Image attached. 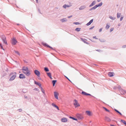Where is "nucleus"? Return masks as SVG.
Returning a JSON list of instances; mask_svg holds the SVG:
<instances>
[{
    "mask_svg": "<svg viewBox=\"0 0 126 126\" xmlns=\"http://www.w3.org/2000/svg\"><path fill=\"white\" fill-rule=\"evenodd\" d=\"M22 70L23 73L26 74L27 76H29L31 75V73L30 71L29 70L27 67H26L23 66L22 68Z\"/></svg>",
    "mask_w": 126,
    "mask_h": 126,
    "instance_id": "nucleus-1",
    "label": "nucleus"
},
{
    "mask_svg": "<svg viewBox=\"0 0 126 126\" xmlns=\"http://www.w3.org/2000/svg\"><path fill=\"white\" fill-rule=\"evenodd\" d=\"M14 74L10 78V79H9V81H13V80L14 79H15V78L16 77V72H14V73H13V72H11L10 74V75H9V76H11L12 75H13V74Z\"/></svg>",
    "mask_w": 126,
    "mask_h": 126,
    "instance_id": "nucleus-2",
    "label": "nucleus"
},
{
    "mask_svg": "<svg viewBox=\"0 0 126 126\" xmlns=\"http://www.w3.org/2000/svg\"><path fill=\"white\" fill-rule=\"evenodd\" d=\"M76 116L79 120H82L84 118L81 114L77 113L76 114Z\"/></svg>",
    "mask_w": 126,
    "mask_h": 126,
    "instance_id": "nucleus-3",
    "label": "nucleus"
},
{
    "mask_svg": "<svg viewBox=\"0 0 126 126\" xmlns=\"http://www.w3.org/2000/svg\"><path fill=\"white\" fill-rule=\"evenodd\" d=\"M17 41L15 38H13L11 41V44L12 45H15L17 43Z\"/></svg>",
    "mask_w": 126,
    "mask_h": 126,
    "instance_id": "nucleus-4",
    "label": "nucleus"
},
{
    "mask_svg": "<svg viewBox=\"0 0 126 126\" xmlns=\"http://www.w3.org/2000/svg\"><path fill=\"white\" fill-rule=\"evenodd\" d=\"M74 101L75 102L74 103V105L75 106V108H76L80 106V105L78 103V101L77 100L75 99H74Z\"/></svg>",
    "mask_w": 126,
    "mask_h": 126,
    "instance_id": "nucleus-5",
    "label": "nucleus"
},
{
    "mask_svg": "<svg viewBox=\"0 0 126 126\" xmlns=\"http://www.w3.org/2000/svg\"><path fill=\"white\" fill-rule=\"evenodd\" d=\"M43 45L45 47H47L48 48H51V49H52V50H53L55 51V49H54L53 48L51 47V46H50L49 45H48L46 43H43Z\"/></svg>",
    "mask_w": 126,
    "mask_h": 126,
    "instance_id": "nucleus-6",
    "label": "nucleus"
},
{
    "mask_svg": "<svg viewBox=\"0 0 126 126\" xmlns=\"http://www.w3.org/2000/svg\"><path fill=\"white\" fill-rule=\"evenodd\" d=\"M34 73L38 77H39L40 73L39 71L37 70H35L34 71Z\"/></svg>",
    "mask_w": 126,
    "mask_h": 126,
    "instance_id": "nucleus-7",
    "label": "nucleus"
},
{
    "mask_svg": "<svg viewBox=\"0 0 126 126\" xmlns=\"http://www.w3.org/2000/svg\"><path fill=\"white\" fill-rule=\"evenodd\" d=\"M19 78L20 79H23L25 78V77L24 75L21 74H19Z\"/></svg>",
    "mask_w": 126,
    "mask_h": 126,
    "instance_id": "nucleus-8",
    "label": "nucleus"
},
{
    "mask_svg": "<svg viewBox=\"0 0 126 126\" xmlns=\"http://www.w3.org/2000/svg\"><path fill=\"white\" fill-rule=\"evenodd\" d=\"M120 92L121 94H126V91L122 89L120 90Z\"/></svg>",
    "mask_w": 126,
    "mask_h": 126,
    "instance_id": "nucleus-9",
    "label": "nucleus"
},
{
    "mask_svg": "<svg viewBox=\"0 0 126 126\" xmlns=\"http://www.w3.org/2000/svg\"><path fill=\"white\" fill-rule=\"evenodd\" d=\"M86 7V6L85 5H82L81 6L79 9L80 10H84Z\"/></svg>",
    "mask_w": 126,
    "mask_h": 126,
    "instance_id": "nucleus-10",
    "label": "nucleus"
},
{
    "mask_svg": "<svg viewBox=\"0 0 126 126\" xmlns=\"http://www.w3.org/2000/svg\"><path fill=\"white\" fill-rule=\"evenodd\" d=\"M61 121L63 122H65L67 121V119L66 118L63 117L61 119Z\"/></svg>",
    "mask_w": 126,
    "mask_h": 126,
    "instance_id": "nucleus-11",
    "label": "nucleus"
},
{
    "mask_svg": "<svg viewBox=\"0 0 126 126\" xmlns=\"http://www.w3.org/2000/svg\"><path fill=\"white\" fill-rule=\"evenodd\" d=\"M114 75V74L113 72H110L108 73L109 76L110 77H113Z\"/></svg>",
    "mask_w": 126,
    "mask_h": 126,
    "instance_id": "nucleus-12",
    "label": "nucleus"
},
{
    "mask_svg": "<svg viewBox=\"0 0 126 126\" xmlns=\"http://www.w3.org/2000/svg\"><path fill=\"white\" fill-rule=\"evenodd\" d=\"M54 96L55 98L56 99H58V94L57 93L55 92H54Z\"/></svg>",
    "mask_w": 126,
    "mask_h": 126,
    "instance_id": "nucleus-13",
    "label": "nucleus"
},
{
    "mask_svg": "<svg viewBox=\"0 0 126 126\" xmlns=\"http://www.w3.org/2000/svg\"><path fill=\"white\" fill-rule=\"evenodd\" d=\"M80 39H81V40L83 42L85 43H86L87 44H89V43L88 42H87L86 41V40H86L85 39H84L83 38H81Z\"/></svg>",
    "mask_w": 126,
    "mask_h": 126,
    "instance_id": "nucleus-14",
    "label": "nucleus"
},
{
    "mask_svg": "<svg viewBox=\"0 0 126 126\" xmlns=\"http://www.w3.org/2000/svg\"><path fill=\"white\" fill-rule=\"evenodd\" d=\"M86 114L89 116H91V112L89 111H86L85 112Z\"/></svg>",
    "mask_w": 126,
    "mask_h": 126,
    "instance_id": "nucleus-15",
    "label": "nucleus"
},
{
    "mask_svg": "<svg viewBox=\"0 0 126 126\" xmlns=\"http://www.w3.org/2000/svg\"><path fill=\"white\" fill-rule=\"evenodd\" d=\"M60 21L62 22H65L67 21V19L66 18H63L60 20Z\"/></svg>",
    "mask_w": 126,
    "mask_h": 126,
    "instance_id": "nucleus-16",
    "label": "nucleus"
},
{
    "mask_svg": "<svg viewBox=\"0 0 126 126\" xmlns=\"http://www.w3.org/2000/svg\"><path fill=\"white\" fill-rule=\"evenodd\" d=\"M95 3H96L95 1L94 0V1L92 2L90 4V5H89V7H91V6H92L95 4Z\"/></svg>",
    "mask_w": 126,
    "mask_h": 126,
    "instance_id": "nucleus-17",
    "label": "nucleus"
},
{
    "mask_svg": "<svg viewBox=\"0 0 126 126\" xmlns=\"http://www.w3.org/2000/svg\"><path fill=\"white\" fill-rule=\"evenodd\" d=\"M105 120L109 122L111 120V119L109 117L106 116L105 117Z\"/></svg>",
    "mask_w": 126,
    "mask_h": 126,
    "instance_id": "nucleus-18",
    "label": "nucleus"
},
{
    "mask_svg": "<svg viewBox=\"0 0 126 126\" xmlns=\"http://www.w3.org/2000/svg\"><path fill=\"white\" fill-rule=\"evenodd\" d=\"M2 40L3 43H4L6 45H7V41L6 40V39H2Z\"/></svg>",
    "mask_w": 126,
    "mask_h": 126,
    "instance_id": "nucleus-19",
    "label": "nucleus"
},
{
    "mask_svg": "<svg viewBox=\"0 0 126 126\" xmlns=\"http://www.w3.org/2000/svg\"><path fill=\"white\" fill-rule=\"evenodd\" d=\"M103 3L102 2H101L100 3H99L98 4L96 5H95L96 7L97 8L98 7L101 6L102 5Z\"/></svg>",
    "mask_w": 126,
    "mask_h": 126,
    "instance_id": "nucleus-20",
    "label": "nucleus"
},
{
    "mask_svg": "<svg viewBox=\"0 0 126 126\" xmlns=\"http://www.w3.org/2000/svg\"><path fill=\"white\" fill-rule=\"evenodd\" d=\"M70 6H69V5H67L66 4H64V5L63 6V7L65 9H66V7H69Z\"/></svg>",
    "mask_w": 126,
    "mask_h": 126,
    "instance_id": "nucleus-21",
    "label": "nucleus"
},
{
    "mask_svg": "<svg viewBox=\"0 0 126 126\" xmlns=\"http://www.w3.org/2000/svg\"><path fill=\"white\" fill-rule=\"evenodd\" d=\"M114 110L117 113L119 114L120 115H122V114L118 110L116 109H114Z\"/></svg>",
    "mask_w": 126,
    "mask_h": 126,
    "instance_id": "nucleus-22",
    "label": "nucleus"
},
{
    "mask_svg": "<svg viewBox=\"0 0 126 126\" xmlns=\"http://www.w3.org/2000/svg\"><path fill=\"white\" fill-rule=\"evenodd\" d=\"M96 8H97L96 7V5H95L94 7L91 8L89 10L90 11H91L93 10H94V9H95Z\"/></svg>",
    "mask_w": 126,
    "mask_h": 126,
    "instance_id": "nucleus-23",
    "label": "nucleus"
},
{
    "mask_svg": "<svg viewBox=\"0 0 126 126\" xmlns=\"http://www.w3.org/2000/svg\"><path fill=\"white\" fill-rule=\"evenodd\" d=\"M57 80H53L52 81V82L53 84V86H54L55 85V83L57 82Z\"/></svg>",
    "mask_w": 126,
    "mask_h": 126,
    "instance_id": "nucleus-24",
    "label": "nucleus"
},
{
    "mask_svg": "<svg viewBox=\"0 0 126 126\" xmlns=\"http://www.w3.org/2000/svg\"><path fill=\"white\" fill-rule=\"evenodd\" d=\"M44 70L46 72H47L49 71V69L47 67H45L44 68Z\"/></svg>",
    "mask_w": 126,
    "mask_h": 126,
    "instance_id": "nucleus-25",
    "label": "nucleus"
},
{
    "mask_svg": "<svg viewBox=\"0 0 126 126\" xmlns=\"http://www.w3.org/2000/svg\"><path fill=\"white\" fill-rule=\"evenodd\" d=\"M69 118H70L73 119L74 120H75L76 121H77V120H78L76 118H74V117H71V116H70L69 117Z\"/></svg>",
    "mask_w": 126,
    "mask_h": 126,
    "instance_id": "nucleus-26",
    "label": "nucleus"
},
{
    "mask_svg": "<svg viewBox=\"0 0 126 126\" xmlns=\"http://www.w3.org/2000/svg\"><path fill=\"white\" fill-rule=\"evenodd\" d=\"M81 29V28H77L75 29V31L78 32H79Z\"/></svg>",
    "mask_w": 126,
    "mask_h": 126,
    "instance_id": "nucleus-27",
    "label": "nucleus"
},
{
    "mask_svg": "<svg viewBox=\"0 0 126 126\" xmlns=\"http://www.w3.org/2000/svg\"><path fill=\"white\" fill-rule=\"evenodd\" d=\"M27 92V90L26 89H23L22 91V92L24 93H26Z\"/></svg>",
    "mask_w": 126,
    "mask_h": 126,
    "instance_id": "nucleus-28",
    "label": "nucleus"
},
{
    "mask_svg": "<svg viewBox=\"0 0 126 126\" xmlns=\"http://www.w3.org/2000/svg\"><path fill=\"white\" fill-rule=\"evenodd\" d=\"M87 93L84 91H82L81 92V94L85 95H87Z\"/></svg>",
    "mask_w": 126,
    "mask_h": 126,
    "instance_id": "nucleus-29",
    "label": "nucleus"
},
{
    "mask_svg": "<svg viewBox=\"0 0 126 126\" xmlns=\"http://www.w3.org/2000/svg\"><path fill=\"white\" fill-rule=\"evenodd\" d=\"M121 122H122L125 125H126V122L124 120H121Z\"/></svg>",
    "mask_w": 126,
    "mask_h": 126,
    "instance_id": "nucleus-30",
    "label": "nucleus"
},
{
    "mask_svg": "<svg viewBox=\"0 0 126 126\" xmlns=\"http://www.w3.org/2000/svg\"><path fill=\"white\" fill-rule=\"evenodd\" d=\"M121 13H117V18H119L121 16Z\"/></svg>",
    "mask_w": 126,
    "mask_h": 126,
    "instance_id": "nucleus-31",
    "label": "nucleus"
},
{
    "mask_svg": "<svg viewBox=\"0 0 126 126\" xmlns=\"http://www.w3.org/2000/svg\"><path fill=\"white\" fill-rule=\"evenodd\" d=\"M1 38L2 39H6V37L4 35H2L1 36Z\"/></svg>",
    "mask_w": 126,
    "mask_h": 126,
    "instance_id": "nucleus-32",
    "label": "nucleus"
},
{
    "mask_svg": "<svg viewBox=\"0 0 126 126\" xmlns=\"http://www.w3.org/2000/svg\"><path fill=\"white\" fill-rule=\"evenodd\" d=\"M99 40L101 42H105L106 41L104 39H99Z\"/></svg>",
    "mask_w": 126,
    "mask_h": 126,
    "instance_id": "nucleus-33",
    "label": "nucleus"
},
{
    "mask_svg": "<svg viewBox=\"0 0 126 126\" xmlns=\"http://www.w3.org/2000/svg\"><path fill=\"white\" fill-rule=\"evenodd\" d=\"M47 75L49 77H50L51 76V73L50 72H47Z\"/></svg>",
    "mask_w": 126,
    "mask_h": 126,
    "instance_id": "nucleus-34",
    "label": "nucleus"
},
{
    "mask_svg": "<svg viewBox=\"0 0 126 126\" xmlns=\"http://www.w3.org/2000/svg\"><path fill=\"white\" fill-rule=\"evenodd\" d=\"M52 105L54 107H55V108H57V107H58V106L57 105H56L55 104L53 103H52Z\"/></svg>",
    "mask_w": 126,
    "mask_h": 126,
    "instance_id": "nucleus-35",
    "label": "nucleus"
},
{
    "mask_svg": "<svg viewBox=\"0 0 126 126\" xmlns=\"http://www.w3.org/2000/svg\"><path fill=\"white\" fill-rule=\"evenodd\" d=\"M110 27V26L109 25H108V24H107L105 28L106 30H108L109 29Z\"/></svg>",
    "mask_w": 126,
    "mask_h": 126,
    "instance_id": "nucleus-36",
    "label": "nucleus"
},
{
    "mask_svg": "<svg viewBox=\"0 0 126 126\" xmlns=\"http://www.w3.org/2000/svg\"><path fill=\"white\" fill-rule=\"evenodd\" d=\"M109 18L113 20H114L116 19V18L113 17L111 16H109Z\"/></svg>",
    "mask_w": 126,
    "mask_h": 126,
    "instance_id": "nucleus-37",
    "label": "nucleus"
},
{
    "mask_svg": "<svg viewBox=\"0 0 126 126\" xmlns=\"http://www.w3.org/2000/svg\"><path fill=\"white\" fill-rule=\"evenodd\" d=\"M103 108L106 111H107V112H110V110H108V109L107 108H106L105 107H103Z\"/></svg>",
    "mask_w": 126,
    "mask_h": 126,
    "instance_id": "nucleus-38",
    "label": "nucleus"
},
{
    "mask_svg": "<svg viewBox=\"0 0 126 126\" xmlns=\"http://www.w3.org/2000/svg\"><path fill=\"white\" fill-rule=\"evenodd\" d=\"M41 88L42 92L44 94H45V90L43 89L42 87H41Z\"/></svg>",
    "mask_w": 126,
    "mask_h": 126,
    "instance_id": "nucleus-39",
    "label": "nucleus"
},
{
    "mask_svg": "<svg viewBox=\"0 0 126 126\" xmlns=\"http://www.w3.org/2000/svg\"><path fill=\"white\" fill-rule=\"evenodd\" d=\"M15 53L19 55H20V54L18 51L15 50Z\"/></svg>",
    "mask_w": 126,
    "mask_h": 126,
    "instance_id": "nucleus-40",
    "label": "nucleus"
},
{
    "mask_svg": "<svg viewBox=\"0 0 126 126\" xmlns=\"http://www.w3.org/2000/svg\"><path fill=\"white\" fill-rule=\"evenodd\" d=\"M34 83L35 84L38 85H39L40 83H38V82L35 81H34Z\"/></svg>",
    "mask_w": 126,
    "mask_h": 126,
    "instance_id": "nucleus-41",
    "label": "nucleus"
},
{
    "mask_svg": "<svg viewBox=\"0 0 126 126\" xmlns=\"http://www.w3.org/2000/svg\"><path fill=\"white\" fill-rule=\"evenodd\" d=\"M123 18V16H121V18L120 19V21H121L122 20Z\"/></svg>",
    "mask_w": 126,
    "mask_h": 126,
    "instance_id": "nucleus-42",
    "label": "nucleus"
},
{
    "mask_svg": "<svg viewBox=\"0 0 126 126\" xmlns=\"http://www.w3.org/2000/svg\"><path fill=\"white\" fill-rule=\"evenodd\" d=\"M87 95H89V96H92L94 97V98H95V97H94V96L91 95L90 94H88V93H87Z\"/></svg>",
    "mask_w": 126,
    "mask_h": 126,
    "instance_id": "nucleus-43",
    "label": "nucleus"
},
{
    "mask_svg": "<svg viewBox=\"0 0 126 126\" xmlns=\"http://www.w3.org/2000/svg\"><path fill=\"white\" fill-rule=\"evenodd\" d=\"M73 23L76 25H79L80 24L78 22H74Z\"/></svg>",
    "mask_w": 126,
    "mask_h": 126,
    "instance_id": "nucleus-44",
    "label": "nucleus"
},
{
    "mask_svg": "<svg viewBox=\"0 0 126 126\" xmlns=\"http://www.w3.org/2000/svg\"><path fill=\"white\" fill-rule=\"evenodd\" d=\"M0 46L1 48L3 50H4V49L3 48V46L1 44V43H0Z\"/></svg>",
    "mask_w": 126,
    "mask_h": 126,
    "instance_id": "nucleus-45",
    "label": "nucleus"
},
{
    "mask_svg": "<svg viewBox=\"0 0 126 126\" xmlns=\"http://www.w3.org/2000/svg\"><path fill=\"white\" fill-rule=\"evenodd\" d=\"M114 28H111L110 30V32H111L113 30Z\"/></svg>",
    "mask_w": 126,
    "mask_h": 126,
    "instance_id": "nucleus-46",
    "label": "nucleus"
},
{
    "mask_svg": "<svg viewBox=\"0 0 126 126\" xmlns=\"http://www.w3.org/2000/svg\"><path fill=\"white\" fill-rule=\"evenodd\" d=\"M91 24V23L89 22L87 23L86 25L87 26H88L90 25Z\"/></svg>",
    "mask_w": 126,
    "mask_h": 126,
    "instance_id": "nucleus-47",
    "label": "nucleus"
},
{
    "mask_svg": "<svg viewBox=\"0 0 126 126\" xmlns=\"http://www.w3.org/2000/svg\"><path fill=\"white\" fill-rule=\"evenodd\" d=\"M96 51H98L99 52H101L102 51V50H100V49L96 50Z\"/></svg>",
    "mask_w": 126,
    "mask_h": 126,
    "instance_id": "nucleus-48",
    "label": "nucleus"
},
{
    "mask_svg": "<svg viewBox=\"0 0 126 126\" xmlns=\"http://www.w3.org/2000/svg\"><path fill=\"white\" fill-rule=\"evenodd\" d=\"M33 90L34 91H38L39 90L37 88H35L34 89H33Z\"/></svg>",
    "mask_w": 126,
    "mask_h": 126,
    "instance_id": "nucleus-49",
    "label": "nucleus"
},
{
    "mask_svg": "<svg viewBox=\"0 0 126 126\" xmlns=\"http://www.w3.org/2000/svg\"><path fill=\"white\" fill-rule=\"evenodd\" d=\"M65 77L69 81L71 82H72L71 80L69 79L68 77H67L65 76Z\"/></svg>",
    "mask_w": 126,
    "mask_h": 126,
    "instance_id": "nucleus-50",
    "label": "nucleus"
},
{
    "mask_svg": "<svg viewBox=\"0 0 126 126\" xmlns=\"http://www.w3.org/2000/svg\"><path fill=\"white\" fill-rule=\"evenodd\" d=\"M93 19H91L89 22L91 23H92L93 22Z\"/></svg>",
    "mask_w": 126,
    "mask_h": 126,
    "instance_id": "nucleus-51",
    "label": "nucleus"
},
{
    "mask_svg": "<svg viewBox=\"0 0 126 126\" xmlns=\"http://www.w3.org/2000/svg\"><path fill=\"white\" fill-rule=\"evenodd\" d=\"M94 27V26H93L89 28V30H91Z\"/></svg>",
    "mask_w": 126,
    "mask_h": 126,
    "instance_id": "nucleus-52",
    "label": "nucleus"
},
{
    "mask_svg": "<svg viewBox=\"0 0 126 126\" xmlns=\"http://www.w3.org/2000/svg\"><path fill=\"white\" fill-rule=\"evenodd\" d=\"M38 12H39V13L41 14H42V13L41 12L40 9L39 8H38Z\"/></svg>",
    "mask_w": 126,
    "mask_h": 126,
    "instance_id": "nucleus-53",
    "label": "nucleus"
},
{
    "mask_svg": "<svg viewBox=\"0 0 126 126\" xmlns=\"http://www.w3.org/2000/svg\"><path fill=\"white\" fill-rule=\"evenodd\" d=\"M19 111L21 112L22 111V109H19L18 110Z\"/></svg>",
    "mask_w": 126,
    "mask_h": 126,
    "instance_id": "nucleus-54",
    "label": "nucleus"
},
{
    "mask_svg": "<svg viewBox=\"0 0 126 126\" xmlns=\"http://www.w3.org/2000/svg\"><path fill=\"white\" fill-rule=\"evenodd\" d=\"M102 28H100V29L99 30V32H101L102 31Z\"/></svg>",
    "mask_w": 126,
    "mask_h": 126,
    "instance_id": "nucleus-55",
    "label": "nucleus"
},
{
    "mask_svg": "<svg viewBox=\"0 0 126 126\" xmlns=\"http://www.w3.org/2000/svg\"><path fill=\"white\" fill-rule=\"evenodd\" d=\"M93 38H95V39H98V38H96V37L95 36L93 37Z\"/></svg>",
    "mask_w": 126,
    "mask_h": 126,
    "instance_id": "nucleus-56",
    "label": "nucleus"
},
{
    "mask_svg": "<svg viewBox=\"0 0 126 126\" xmlns=\"http://www.w3.org/2000/svg\"><path fill=\"white\" fill-rule=\"evenodd\" d=\"M41 83H40L39 85H38V86L40 87V88H41V87H42V86H41Z\"/></svg>",
    "mask_w": 126,
    "mask_h": 126,
    "instance_id": "nucleus-57",
    "label": "nucleus"
},
{
    "mask_svg": "<svg viewBox=\"0 0 126 126\" xmlns=\"http://www.w3.org/2000/svg\"><path fill=\"white\" fill-rule=\"evenodd\" d=\"M6 74L5 73H4V74L2 76V77H4V76H6Z\"/></svg>",
    "mask_w": 126,
    "mask_h": 126,
    "instance_id": "nucleus-58",
    "label": "nucleus"
},
{
    "mask_svg": "<svg viewBox=\"0 0 126 126\" xmlns=\"http://www.w3.org/2000/svg\"><path fill=\"white\" fill-rule=\"evenodd\" d=\"M122 47V48H125L126 47V45L123 46Z\"/></svg>",
    "mask_w": 126,
    "mask_h": 126,
    "instance_id": "nucleus-59",
    "label": "nucleus"
},
{
    "mask_svg": "<svg viewBox=\"0 0 126 126\" xmlns=\"http://www.w3.org/2000/svg\"><path fill=\"white\" fill-rule=\"evenodd\" d=\"M72 16L71 15V16H68V18H70L71 17H72Z\"/></svg>",
    "mask_w": 126,
    "mask_h": 126,
    "instance_id": "nucleus-60",
    "label": "nucleus"
},
{
    "mask_svg": "<svg viewBox=\"0 0 126 126\" xmlns=\"http://www.w3.org/2000/svg\"><path fill=\"white\" fill-rule=\"evenodd\" d=\"M38 79H39V80H41V78L40 77V76L39 77H38Z\"/></svg>",
    "mask_w": 126,
    "mask_h": 126,
    "instance_id": "nucleus-61",
    "label": "nucleus"
},
{
    "mask_svg": "<svg viewBox=\"0 0 126 126\" xmlns=\"http://www.w3.org/2000/svg\"><path fill=\"white\" fill-rule=\"evenodd\" d=\"M24 98H28V97L27 96H24Z\"/></svg>",
    "mask_w": 126,
    "mask_h": 126,
    "instance_id": "nucleus-62",
    "label": "nucleus"
},
{
    "mask_svg": "<svg viewBox=\"0 0 126 126\" xmlns=\"http://www.w3.org/2000/svg\"><path fill=\"white\" fill-rule=\"evenodd\" d=\"M24 62L25 63H27V61H26L25 60H24Z\"/></svg>",
    "mask_w": 126,
    "mask_h": 126,
    "instance_id": "nucleus-63",
    "label": "nucleus"
},
{
    "mask_svg": "<svg viewBox=\"0 0 126 126\" xmlns=\"http://www.w3.org/2000/svg\"><path fill=\"white\" fill-rule=\"evenodd\" d=\"M5 71L6 72H8V68H7L5 70Z\"/></svg>",
    "mask_w": 126,
    "mask_h": 126,
    "instance_id": "nucleus-64",
    "label": "nucleus"
}]
</instances>
